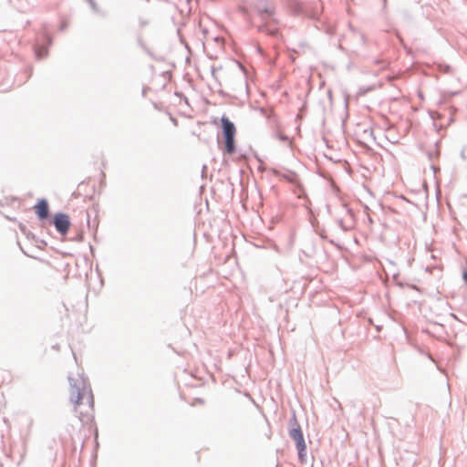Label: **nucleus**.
Wrapping results in <instances>:
<instances>
[{"mask_svg":"<svg viewBox=\"0 0 467 467\" xmlns=\"http://www.w3.org/2000/svg\"><path fill=\"white\" fill-rule=\"evenodd\" d=\"M0 467H3V465H2V464H0Z\"/></svg>","mask_w":467,"mask_h":467,"instance_id":"7","label":"nucleus"},{"mask_svg":"<svg viewBox=\"0 0 467 467\" xmlns=\"http://www.w3.org/2000/svg\"><path fill=\"white\" fill-rule=\"evenodd\" d=\"M278 139H279L280 140H282V141L287 142L288 144H290V143H291V142H290V140H289V139H288V137H287V136H285V135L279 134V135H278Z\"/></svg>","mask_w":467,"mask_h":467,"instance_id":"6","label":"nucleus"},{"mask_svg":"<svg viewBox=\"0 0 467 467\" xmlns=\"http://www.w3.org/2000/svg\"><path fill=\"white\" fill-rule=\"evenodd\" d=\"M290 436L296 441V448L298 450L299 458L303 462L304 458H305V451H306V446L305 443V440H304V436H303L301 429L298 427V428L291 430Z\"/></svg>","mask_w":467,"mask_h":467,"instance_id":"3","label":"nucleus"},{"mask_svg":"<svg viewBox=\"0 0 467 467\" xmlns=\"http://www.w3.org/2000/svg\"><path fill=\"white\" fill-rule=\"evenodd\" d=\"M223 133L224 137L223 151L226 154L232 155L235 152L234 137L236 133L235 127L226 117L221 119Z\"/></svg>","mask_w":467,"mask_h":467,"instance_id":"2","label":"nucleus"},{"mask_svg":"<svg viewBox=\"0 0 467 467\" xmlns=\"http://www.w3.org/2000/svg\"><path fill=\"white\" fill-rule=\"evenodd\" d=\"M69 399L79 420L83 422L90 421L94 412V399L91 390L83 382L74 384L70 389Z\"/></svg>","mask_w":467,"mask_h":467,"instance_id":"1","label":"nucleus"},{"mask_svg":"<svg viewBox=\"0 0 467 467\" xmlns=\"http://www.w3.org/2000/svg\"><path fill=\"white\" fill-rule=\"evenodd\" d=\"M33 209L40 220H44L48 217L49 206L48 202L45 199L39 200Z\"/></svg>","mask_w":467,"mask_h":467,"instance_id":"5","label":"nucleus"},{"mask_svg":"<svg viewBox=\"0 0 467 467\" xmlns=\"http://www.w3.org/2000/svg\"><path fill=\"white\" fill-rule=\"evenodd\" d=\"M54 224L57 232L62 234H67L70 227V220L68 215L65 213H57L54 217Z\"/></svg>","mask_w":467,"mask_h":467,"instance_id":"4","label":"nucleus"}]
</instances>
